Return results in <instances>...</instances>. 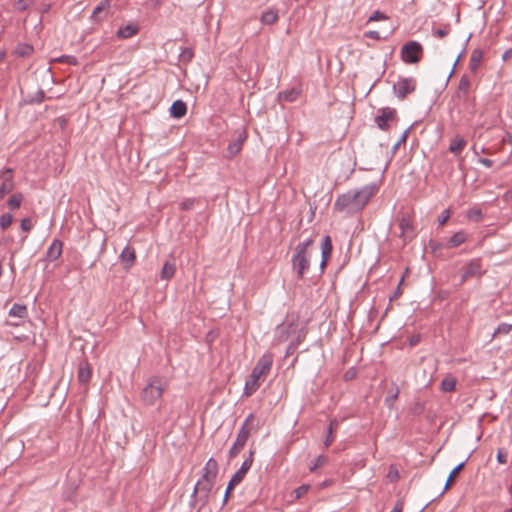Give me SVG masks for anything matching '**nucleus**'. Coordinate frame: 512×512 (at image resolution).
<instances>
[{
    "instance_id": "nucleus-49",
    "label": "nucleus",
    "mask_w": 512,
    "mask_h": 512,
    "mask_svg": "<svg viewBox=\"0 0 512 512\" xmlns=\"http://www.w3.org/2000/svg\"><path fill=\"white\" fill-rule=\"evenodd\" d=\"M45 93L43 90H38L36 95L30 99V103H41L44 100Z\"/></svg>"
},
{
    "instance_id": "nucleus-15",
    "label": "nucleus",
    "mask_w": 512,
    "mask_h": 512,
    "mask_svg": "<svg viewBox=\"0 0 512 512\" xmlns=\"http://www.w3.org/2000/svg\"><path fill=\"white\" fill-rule=\"evenodd\" d=\"M332 241H331V238L330 236H325L322 240V243H321V253H322V260H321V268L323 269L329 258L331 257V253H332Z\"/></svg>"
},
{
    "instance_id": "nucleus-3",
    "label": "nucleus",
    "mask_w": 512,
    "mask_h": 512,
    "mask_svg": "<svg viewBox=\"0 0 512 512\" xmlns=\"http://www.w3.org/2000/svg\"><path fill=\"white\" fill-rule=\"evenodd\" d=\"M167 389V381L160 377H152L148 380L141 393V399L146 405H153L159 400Z\"/></svg>"
},
{
    "instance_id": "nucleus-50",
    "label": "nucleus",
    "mask_w": 512,
    "mask_h": 512,
    "mask_svg": "<svg viewBox=\"0 0 512 512\" xmlns=\"http://www.w3.org/2000/svg\"><path fill=\"white\" fill-rule=\"evenodd\" d=\"M364 37L371 38V39H374V40H380L381 39V36H380L379 32L375 31V30L366 31L364 33Z\"/></svg>"
},
{
    "instance_id": "nucleus-26",
    "label": "nucleus",
    "mask_w": 512,
    "mask_h": 512,
    "mask_svg": "<svg viewBox=\"0 0 512 512\" xmlns=\"http://www.w3.org/2000/svg\"><path fill=\"white\" fill-rule=\"evenodd\" d=\"M91 378V369L88 363H81L78 370V380L80 383H87Z\"/></svg>"
},
{
    "instance_id": "nucleus-10",
    "label": "nucleus",
    "mask_w": 512,
    "mask_h": 512,
    "mask_svg": "<svg viewBox=\"0 0 512 512\" xmlns=\"http://www.w3.org/2000/svg\"><path fill=\"white\" fill-rule=\"evenodd\" d=\"M484 273L485 270L482 267L481 259H472L463 267L461 283H464L470 278H480Z\"/></svg>"
},
{
    "instance_id": "nucleus-34",
    "label": "nucleus",
    "mask_w": 512,
    "mask_h": 512,
    "mask_svg": "<svg viewBox=\"0 0 512 512\" xmlns=\"http://www.w3.org/2000/svg\"><path fill=\"white\" fill-rule=\"evenodd\" d=\"M243 139L240 137L236 141L230 143L227 147L229 156L236 155L242 148Z\"/></svg>"
},
{
    "instance_id": "nucleus-47",
    "label": "nucleus",
    "mask_w": 512,
    "mask_h": 512,
    "mask_svg": "<svg viewBox=\"0 0 512 512\" xmlns=\"http://www.w3.org/2000/svg\"><path fill=\"white\" fill-rule=\"evenodd\" d=\"M409 134V129L405 130L403 134L401 135L400 139L395 143L392 150L393 152L397 151V149L400 147L401 144H404L406 142V139Z\"/></svg>"
},
{
    "instance_id": "nucleus-22",
    "label": "nucleus",
    "mask_w": 512,
    "mask_h": 512,
    "mask_svg": "<svg viewBox=\"0 0 512 512\" xmlns=\"http://www.w3.org/2000/svg\"><path fill=\"white\" fill-rule=\"evenodd\" d=\"M278 11L276 9H268L261 15V22L264 25H272L278 21Z\"/></svg>"
},
{
    "instance_id": "nucleus-45",
    "label": "nucleus",
    "mask_w": 512,
    "mask_h": 512,
    "mask_svg": "<svg viewBox=\"0 0 512 512\" xmlns=\"http://www.w3.org/2000/svg\"><path fill=\"white\" fill-rule=\"evenodd\" d=\"M20 228L25 231L29 232L33 228V223L30 218H24L20 222Z\"/></svg>"
},
{
    "instance_id": "nucleus-29",
    "label": "nucleus",
    "mask_w": 512,
    "mask_h": 512,
    "mask_svg": "<svg viewBox=\"0 0 512 512\" xmlns=\"http://www.w3.org/2000/svg\"><path fill=\"white\" fill-rule=\"evenodd\" d=\"M338 421L336 419H333L330 421L328 429H327V436L324 440V446L325 448H328L334 441V429L337 428Z\"/></svg>"
},
{
    "instance_id": "nucleus-44",
    "label": "nucleus",
    "mask_w": 512,
    "mask_h": 512,
    "mask_svg": "<svg viewBox=\"0 0 512 512\" xmlns=\"http://www.w3.org/2000/svg\"><path fill=\"white\" fill-rule=\"evenodd\" d=\"M313 243V240L312 239H307L305 240L304 242L302 243H299L296 248H295V252H299V253H305L307 252V249L308 247Z\"/></svg>"
},
{
    "instance_id": "nucleus-17",
    "label": "nucleus",
    "mask_w": 512,
    "mask_h": 512,
    "mask_svg": "<svg viewBox=\"0 0 512 512\" xmlns=\"http://www.w3.org/2000/svg\"><path fill=\"white\" fill-rule=\"evenodd\" d=\"M169 111L172 117L179 119L185 116L187 112V105L182 100H176L172 103Z\"/></svg>"
},
{
    "instance_id": "nucleus-61",
    "label": "nucleus",
    "mask_w": 512,
    "mask_h": 512,
    "mask_svg": "<svg viewBox=\"0 0 512 512\" xmlns=\"http://www.w3.org/2000/svg\"><path fill=\"white\" fill-rule=\"evenodd\" d=\"M161 2H162V0H149V3L151 5H153L154 7L160 5Z\"/></svg>"
},
{
    "instance_id": "nucleus-1",
    "label": "nucleus",
    "mask_w": 512,
    "mask_h": 512,
    "mask_svg": "<svg viewBox=\"0 0 512 512\" xmlns=\"http://www.w3.org/2000/svg\"><path fill=\"white\" fill-rule=\"evenodd\" d=\"M378 185L371 183L356 190H349L339 195L333 205V210L346 216L360 213L378 192Z\"/></svg>"
},
{
    "instance_id": "nucleus-6",
    "label": "nucleus",
    "mask_w": 512,
    "mask_h": 512,
    "mask_svg": "<svg viewBox=\"0 0 512 512\" xmlns=\"http://www.w3.org/2000/svg\"><path fill=\"white\" fill-rule=\"evenodd\" d=\"M400 235L404 243H407L416 237L413 215L409 212L401 213L399 219Z\"/></svg>"
},
{
    "instance_id": "nucleus-16",
    "label": "nucleus",
    "mask_w": 512,
    "mask_h": 512,
    "mask_svg": "<svg viewBox=\"0 0 512 512\" xmlns=\"http://www.w3.org/2000/svg\"><path fill=\"white\" fill-rule=\"evenodd\" d=\"M217 473H218L217 461L213 458H210L203 468L202 478L215 480L217 477Z\"/></svg>"
},
{
    "instance_id": "nucleus-9",
    "label": "nucleus",
    "mask_w": 512,
    "mask_h": 512,
    "mask_svg": "<svg viewBox=\"0 0 512 512\" xmlns=\"http://www.w3.org/2000/svg\"><path fill=\"white\" fill-rule=\"evenodd\" d=\"M416 89V80L413 77L400 78L393 85V92L398 99L404 100L408 94H411Z\"/></svg>"
},
{
    "instance_id": "nucleus-33",
    "label": "nucleus",
    "mask_w": 512,
    "mask_h": 512,
    "mask_svg": "<svg viewBox=\"0 0 512 512\" xmlns=\"http://www.w3.org/2000/svg\"><path fill=\"white\" fill-rule=\"evenodd\" d=\"M22 201L23 195L21 193H15L9 198L7 205L10 209L15 210L21 206Z\"/></svg>"
},
{
    "instance_id": "nucleus-5",
    "label": "nucleus",
    "mask_w": 512,
    "mask_h": 512,
    "mask_svg": "<svg viewBox=\"0 0 512 512\" xmlns=\"http://www.w3.org/2000/svg\"><path fill=\"white\" fill-rule=\"evenodd\" d=\"M423 52L421 43L411 40L402 46L400 56L404 63L416 64L421 60Z\"/></svg>"
},
{
    "instance_id": "nucleus-2",
    "label": "nucleus",
    "mask_w": 512,
    "mask_h": 512,
    "mask_svg": "<svg viewBox=\"0 0 512 512\" xmlns=\"http://www.w3.org/2000/svg\"><path fill=\"white\" fill-rule=\"evenodd\" d=\"M272 353H264L257 361L255 367L252 370L251 375L245 382L244 395L251 396L254 394L261 384L265 381L266 377L271 371L273 365Z\"/></svg>"
},
{
    "instance_id": "nucleus-46",
    "label": "nucleus",
    "mask_w": 512,
    "mask_h": 512,
    "mask_svg": "<svg viewBox=\"0 0 512 512\" xmlns=\"http://www.w3.org/2000/svg\"><path fill=\"white\" fill-rule=\"evenodd\" d=\"M194 56L193 50L191 48H184L181 52V59L183 61H191Z\"/></svg>"
},
{
    "instance_id": "nucleus-4",
    "label": "nucleus",
    "mask_w": 512,
    "mask_h": 512,
    "mask_svg": "<svg viewBox=\"0 0 512 512\" xmlns=\"http://www.w3.org/2000/svg\"><path fill=\"white\" fill-rule=\"evenodd\" d=\"M255 417L253 414H249L241 425L236 440L229 450V457L235 458L240 451L244 448L251 432L254 430Z\"/></svg>"
},
{
    "instance_id": "nucleus-53",
    "label": "nucleus",
    "mask_w": 512,
    "mask_h": 512,
    "mask_svg": "<svg viewBox=\"0 0 512 512\" xmlns=\"http://www.w3.org/2000/svg\"><path fill=\"white\" fill-rule=\"evenodd\" d=\"M27 7H28V2H27V0H18V1L15 3V8H16L17 10L22 11V10L27 9Z\"/></svg>"
},
{
    "instance_id": "nucleus-8",
    "label": "nucleus",
    "mask_w": 512,
    "mask_h": 512,
    "mask_svg": "<svg viewBox=\"0 0 512 512\" xmlns=\"http://www.w3.org/2000/svg\"><path fill=\"white\" fill-rule=\"evenodd\" d=\"M214 484L215 480L201 477L195 485L192 498L198 499L203 505L206 504Z\"/></svg>"
},
{
    "instance_id": "nucleus-57",
    "label": "nucleus",
    "mask_w": 512,
    "mask_h": 512,
    "mask_svg": "<svg viewBox=\"0 0 512 512\" xmlns=\"http://www.w3.org/2000/svg\"><path fill=\"white\" fill-rule=\"evenodd\" d=\"M512 57V48L511 49H508L506 50L503 55H502V59L504 61H507L508 59H510Z\"/></svg>"
},
{
    "instance_id": "nucleus-31",
    "label": "nucleus",
    "mask_w": 512,
    "mask_h": 512,
    "mask_svg": "<svg viewBox=\"0 0 512 512\" xmlns=\"http://www.w3.org/2000/svg\"><path fill=\"white\" fill-rule=\"evenodd\" d=\"M456 378L453 376L445 377L441 382V390L444 392H452L456 387Z\"/></svg>"
},
{
    "instance_id": "nucleus-48",
    "label": "nucleus",
    "mask_w": 512,
    "mask_h": 512,
    "mask_svg": "<svg viewBox=\"0 0 512 512\" xmlns=\"http://www.w3.org/2000/svg\"><path fill=\"white\" fill-rule=\"evenodd\" d=\"M60 62L67 63L69 65H77L78 60L75 56L65 55L59 59Z\"/></svg>"
},
{
    "instance_id": "nucleus-11",
    "label": "nucleus",
    "mask_w": 512,
    "mask_h": 512,
    "mask_svg": "<svg viewBox=\"0 0 512 512\" xmlns=\"http://www.w3.org/2000/svg\"><path fill=\"white\" fill-rule=\"evenodd\" d=\"M253 463V452L250 451L249 457L246 458L241 467L234 473L228 483V490H233L235 486H237L244 479L245 475L251 468Z\"/></svg>"
},
{
    "instance_id": "nucleus-36",
    "label": "nucleus",
    "mask_w": 512,
    "mask_h": 512,
    "mask_svg": "<svg viewBox=\"0 0 512 512\" xmlns=\"http://www.w3.org/2000/svg\"><path fill=\"white\" fill-rule=\"evenodd\" d=\"M33 47L28 44H19L16 47V54L21 57H28L32 54Z\"/></svg>"
},
{
    "instance_id": "nucleus-19",
    "label": "nucleus",
    "mask_w": 512,
    "mask_h": 512,
    "mask_svg": "<svg viewBox=\"0 0 512 512\" xmlns=\"http://www.w3.org/2000/svg\"><path fill=\"white\" fill-rule=\"evenodd\" d=\"M468 239V235L464 231H458L454 235L450 237V239L447 242L448 248H456L460 246L461 244L465 243Z\"/></svg>"
},
{
    "instance_id": "nucleus-63",
    "label": "nucleus",
    "mask_w": 512,
    "mask_h": 512,
    "mask_svg": "<svg viewBox=\"0 0 512 512\" xmlns=\"http://www.w3.org/2000/svg\"><path fill=\"white\" fill-rule=\"evenodd\" d=\"M509 492L512 493V482H511V485L509 487Z\"/></svg>"
},
{
    "instance_id": "nucleus-42",
    "label": "nucleus",
    "mask_w": 512,
    "mask_h": 512,
    "mask_svg": "<svg viewBox=\"0 0 512 512\" xmlns=\"http://www.w3.org/2000/svg\"><path fill=\"white\" fill-rule=\"evenodd\" d=\"M387 19H388V16L385 13H383L379 10H376L369 17L368 22H375V21L387 20Z\"/></svg>"
},
{
    "instance_id": "nucleus-25",
    "label": "nucleus",
    "mask_w": 512,
    "mask_h": 512,
    "mask_svg": "<svg viewBox=\"0 0 512 512\" xmlns=\"http://www.w3.org/2000/svg\"><path fill=\"white\" fill-rule=\"evenodd\" d=\"M9 315L12 317L26 318L28 316V310L26 305L14 303L9 311Z\"/></svg>"
},
{
    "instance_id": "nucleus-58",
    "label": "nucleus",
    "mask_w": 512,
    "mask_h": 512,
    "mask_svg": "<svg viewBox=\"0 0 512 512\" xmlns=\"http://www.w3.org/2000/svg\"><path fill=\"white\" fill-rule=\"evenodd\" d=\"M298 343H299V341H297V342H295V343H294V342H291V343H290V345H289V347H288L287 354L292 353V352L297 348Z\"/></svg>"
},
{
    "instance_id": "nucleus-38",
    "label": "nucleus",
    "mask_w": 512,
    "mask_h": 512,
    "mask_svg": "<svg viewBox=\"0 0 512 512\" xmlns=\"http://www.w3.org/2000/svg\"><path fill=\"white\" fill-rule=\"evenodd\" d=\"M13 222V216L10 213H4L0 216V228L6 230Z\"/></svg>"
},
{
    "instance_id": "nucleus-41",
    "label": "nucleus",
    "mask_w": 512,
    "mask_h": 512,
    "mask_svg": "<svg viewBox=\"0 0 512 512\" xmlns=\"http://www.w3.org/2000/svg\"><path fill=\"white\" fill-rule=\"evenodd\" d=\"M512 330V324L501 323L494 331V336L497 334H508Z\"/></svg>"
},
{
    "instance_id": "nucleus-51",
    "label": "nucleus",
    "mask_w": 512,
    "mask_h": 512,
    "mask_svg": "<svg viewBox=\"0 0 512 512\" xmlns=\"http://www.w3.org/2000/svg\"><path fill=\"white\" fill-rule=\"evenodd\" d=\"M449 217H450V211L449 210L443 211L442 214L438 218L439 224L444 225L447 222V220L449 219Z\"/></svg>"
},
{
    "instance_id": "nucleus-40",
    "label": "nucleus",
    "mask_w": 512,
    "mask_h": 512,
    "mask_svg": "<svg viewBox=\"0 0 512 512\" xmlns=\"http://www.w3.org/2000/svg\"><path fill=\"white\" fill-rule=\"evenodd\" d=\"M450 31H451L450 25L446 24L443 27L434 30L433 35L437 38H444L447 35H449Z\"/></svg>"
},
{
    "instance_id": "nucleus-60",
    "label": "nucleus",
    "mask_w": 512,
    "mask_h": 512,
    "mask_svg": "<svg viewBox=\"0 0 512 512\" xmlns=\"http://www.w3.org/2000/svg\"><path fill=\"white\" fill-rule=\"evenodd\" d=\"M398 393H399V392H398V390H397V391H396V393H395L394 395H391V397L386 398V400H385V401H386V403H389L390 401L395 400V399L398 397Z\"/></svg>"
},
{
    "instance_id": "nucleus-43",
    "label": "nucleus",
    "mask_w": 512,
    "mask_h": 512,
    "mask_svg": "<svg viewBox=\"0 0 512 512\" xmlns=\"http://www.w3.org/2000/svg\"><path fill=\"white\" fill-rule=\"evenodd\" d=\"M309 489H310V485H308V484H304V485L299 486L294 491L295 498L296 499L302 498L309 491Z\"/></svg>"
},
{
    "instance_id": "nucleus-23",
    "label": "nucleus",
    "mask_w": 512,
    "mask_h": 512,
    "mask_svg": "<svg viewBox=\"0 0 512 512\" xmlns=\"http://www.w3.org/2000/svg\"><path fill=\"white\" fill-rule=\"evenodd\" d=\"M300 95V90L297 88H291L279 93L278 97L280 100H284L286 102H294L298 99Z\"/></svg>"
},
{
    "instance_id": "nucleus-18",
    "label": "nucleus",
    "mask_w": 512,
    "mask_h": 512,
    "mask_svg": "<svg viewBox=\"0 0 512 512\" xmlns=\"http://www.w3.org/2000/svg\"><path fill=\"white\" fill-rule=\"evenodd\" d=\"M139 31V27L136 24H127L123 27H120L116 33L117 37L120 39H128L134 35H136Z\"/></svg>"
},
{
    "instance_id": "nucleus-59",
    "label": "nucleus",
    "mask_w": 512,
    "mask_h": 512,
    "mask_svg": "<svg viewBox=\"0 0 512 512\" xmlns=\"http://www.w3.org/2000/svg\"><path fill=\"white\" fill-rule=\"evenodd\" d=\"M403 510V505L401 503H397L393 509L391 510V512H402Z\"/></svg>"
},
{
    "instance_id": "nucleus-55",
    "label": "nucleus",
    "mask_w": 512,
    "mask_h": 512,
    "mask_svg": "<svg viewBox=\"0 0 512 512\" xmlns=\"http://www.w3.org/2000/svg\"><path fill=\"white\" fill-rule=\"evenodd\" d=\"M403 281H404V278H402L400 280V282H399V284H398V286H397V288H396V290L394 292L393 297L390 298L391 300L394 299V298H398L401 295V293H402L401 285H402Z\"/></svg>"
},
{
    "instance_id": "nucleus-62",
    "label": "nucleus",
    "mask_w": 512,
    "mask_h": 512,
    "mask_svg": "<svg viewBox=\"0 0 512 512\" xmlns=\"http://www.w3.org/2000/svg\"><path fill=\"white\" fill-rule=\"evenodd\" d=\"M230 491L231 490H228V487L226 488V491H225V496H224V501H223V504H225L228 500V497H229V494H230Z\"/></svg>"
},
{
    "instance_id": "nucleus-32",
    "label": "nucleus",
    "mask_w": 512,
    "mask_h": 512,
    "mask_svg": "<svg viewBox=\"0 0 512 512\" xmlns=\"http://www.w3.org/2000/svg\"><path fill=\"white\" fill-rule=\"evenodd\" d=\"M110 7L109 0L102 1L99 5H97L92 13V18L95 21H99L101 19L100 14L107 10Z\"/></svg>"
},
{
    "instance_id": "nucleus-20",
    "label": "nucleus",
    "mask_w": 512,
    "mask_h": 512,
    "mask_svg": "<svg viewBox=\"0 0 512 512\" xmlns=\"http://www.w3.org/2000/svg\"><path fill=\"white\" fill-rule=\"evenodd\" d=\"M120 258H121L122 262H124L126 264L127 268L131 267L134 264L135 259H136L134 249L130 246H126L122 250V252L120 254Z\"/></svg>"
},
{
    "instance_id": "nucleus-64",
    "label": "nucleus",
    "mask_w": 512,
    "mask_h": 512,
    "mask_svg": "<svg viewBox=\"0 0 512 512\" xmlns=\"http://www.w3.org/2000/svg\"><path fill=\"white\" fill-rule=\"evenodd\" d=\"M504 512H512V507L510 509H507L506 511Z\"/></svg>"
},
{
    "instance_id": "nucleus-35",
    "label": "nucleus",
    "mask_w": 512,
    "mask_h": 512,
    "mask_svg": "<svg viewBox=\"0 0 512 512\" xmlns=\"http://www.w3.org/2000/svg\"><path fill=\"white\" fill-rule=\"evenodd\" d=\"M465 461L458 464L449 474L448 479L445 484V490H447L451 483L453 482L454 478L459 474V472L464 468Z\"/></svg>"
},
{
    "instance_id": "nucleus-39",
    "label": "nucleus",
    "mask_w": 512,
    "mask_h": 512,
    "mask_svg": "<svg viewBox=\"0 0 512 512\" xmlns=\"http://www.w3.org/2000/svg\"><path fill=\"white\" fill-rule=\"evenodd\" d=\"M467 217L470 220L479 222L482 219V211L479 208H471L467 212Z\"/></svg>"
},
{
    "instance_id": "nucleus-14",
    "label": "nucleus",
    "mask_w": 512,
    "mask_h": 512,
    "mask_svg": "<svg viewBox=\"0 0 512 512\" xmlns=\"http://www.w3.org/2000/svg\"><path fill=\"white\" fill-rule=\"evenodd\" d=\"M63 252V242L59 239H54L48 247L46 257L49 261L53 262L59 259Z\"/></svg>"
},
{
    "instance_id": "nucleus-27",
    "label": "nucleus",
    "mask_w": 512,
    "mask_h": 512,
    "mask_svg": "<svg viewBox=\"0 0 512 512\" xmlns=\"http://www.w3.org/2000/svg\"><path fill=\"white\" fill-rule=\"evenodd\" d=\"M291 324H281L276 328V338L279 342H284L288 339Z\"/></svg>"
},
{
    "instance_id": "nucleus-54",
    "label": "nucleus",
    "mask_w": 512,
    "mask_h": 512,
    "mask_svg": "<svg viewBox=\"0 0 512 512\" xmlns=\"http://www.w3.org/2000/svg\"><path fill=\"white\" fill-rule=\"evenodd\" d=\"M193 205H194V200L193 199H188V200L183 201L181 203V208L183 210H190L193 207Z\"/></svg>"
},
{
    "instance_id": "nucleus-28",
    "label": "nucleus",
    "mask_w": 512,
    "mask_h": 512,
    "mask_svg": "<svg viewBox=\"0 0 512 512\" xmlns=\"http://www.w3.org/2000/svg\"><path fill=\"white\" fill-rule=\"evenodd\" d=\"M176 271V266L172 262H165L161 270V279L170 280Z\"/></svg>"
},
{
    "instance_id": "nucleus-56",
    "label": "nucleus",
    "mask_w": 512,
    "mask_h": 512,
    "mask_svg": "<svg viewBox=\"0 0 512 512\" xmlns=\"http://www.w3.org/2000/svg\"><path fill=\"white\" fill-rule=\"evenodd\" d=\"M479 162L486 167H491L493 165V161L488 158H480Z\"/></svg>"
},
{
    "instance_id": "nucleus-24",
    "label": "nucleus",
    "mask_w": 512,
    "mask_h": 512,
    "mask_svg": "<svg viewBox=\"0 0 512 512\" xmlns=\"http://www.w3.org/2000/svg\"><path fill=\"white\" fill-rule=\"evenodd\" d=\"M483 58V52L480 49H474L471 53L470 60H469V68L471 71H476L479 67V64L481 63Z\"/></svg>"
},
{
    "instance_id": "nucleus-12",
    "label": "nucleus",
    "mask_w": 512,
    "mask_h": 512,
    "mask_svg": "<svg viewBox=\"0 0 512 512\" xmlns=\"http://www.w3.org/2000/svg\"><path fill=\"white\" fill-rule=\"evenodd\" d=\"M0 200L14 189L13 171L6 168L0 172Z\"/></svg>"
},
{
    "instance_id": "nucleus-7",
    "label": "nucleus",
    "mask_w": 512,
    "mask_h": 512,
    "mask_svg": "<svg viewBox=\"0 0 512 512\" xmlns=\"http://www.w3.org/2000/svg\"><path fill=\"white\" fill-rule=\"evenodd\" d=\"M397 120L396 110L391 107H384L378 110V115L375 117V124L380 130L387 131L390 128V124Z\"/></svg>"
},
{
    "instance_id": "nucleus-37",
    "label": "nucleus",
    "mask_w": 512,
    "mask_h": 512,
    "mask_svg": "<svg viewBox=\"0 0 512 512\" xmlns=\"http://www.w3.org/2000/svg\"><path fill=\"white\" fill-rule=\"evenodd\" d=\"M328 459L324 455H319L309 466V470L311 472L316 471L318 468L322 467L327 463Z\"/></svg>"
},
{
    "instance_id": "nucleus-30",
    "label": "nucleus",
    "mask_w": 512,
    "mask_h": 512,
    "mask_svg": "<svg viewBox=\"0 0 512 512\" xmlns=\"http://www.w3.org/2000/svg\"><path fill=\"white\" fill-rule=\"evenodd\" d=\"M470 88V79L467 75H463L458 85V96H467Z\"/></svg>"
},
{
    "instance_id": "nucleus-13",
    "label": "nucleus",
    "mask_w": 512,
    "mask_h": 512,
    "mask_svg": "<svg viewBox=\"0 0 512 512\" xmlns=\"http://www.w3.org/2000/svg\"><path fill=\"white\" fill-rule=\"evenodd\" d=\"M292 264L294 270L297 272V276L302 278L309 268V260L307 255L305 253L295 252L292 258Z\"/></svg>"
},
{
    "instance_id": "nucleus-21",
    "label": "nucleus",
    "mask_w": 512,
    "mask_h": 512,
    "mask_svg": "<svg viewBox=\"0 0 512 512\" xmlns=\"http://www.w3.org/2000/svg\"><path fill=\"white\" fill-rule=\"evenodd\" d=\"M466 146V140L461 136H455L449 145V151L453 154H460Z\"/></svg>"
},
{
    "instance_id": "nucleus-52",
    "label": "nucleus",
    "mask_w": 512,
    "mask_h": 512,
    "mask_svg": "<svg viewBox=\"0 0 512 512\" xmlns=\"http://www.w3.org/2000/svg\"><path fill=\"white\" fill-rule=\"evenodd\" d=\"M497 461L500 463V464H505L507 462V453L504 452L503 450H498V453H497Z\"/></svg>"
}]
</instances>
